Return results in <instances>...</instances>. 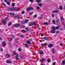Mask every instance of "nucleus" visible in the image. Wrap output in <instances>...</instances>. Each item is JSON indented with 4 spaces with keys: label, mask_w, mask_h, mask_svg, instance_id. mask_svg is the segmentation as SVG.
<instances>
[{
    "label": "nucleus",
    "mask_w": 65,
    "mask_h": 65,
    "mask_svg": "<svg viewBox=\"0 0 65 65\" xmlns=\"http://www.w3.org/2000/svg\"><path fill=\"white\" fill-rule=\"evenodd\" d=\"M29 1L30 2H32L33 1V0H29Z\"/></svg>",
    "instance_id": "48"
},
{
    "label": "nucleus",
    "mask_w": 65,
    "mask_h": 65,
    "mask_svg": "<svg viewBox=\"0 0 65 65\" xmlns=\"http://www.w3.org/2000/svg\"><path fill=\"white\" fill-rule=\"evenodd\" d=\"M54 46V44H49L48 47H52Z\"/></svg>",
    "instance_id": "7"
},
{
    "label": "nucleus",
    "mask_w": 65,
    "mask_h": 65,
    "mask_svg": "<svg viewBox=\"0 0 65 65\" xmlns=\"http://www.w3.org/2000/svg\"><path fill=\"white\" fill-rule=\"evenodd\" d=\"M19 26H20V24L19 23L15 24L14 26L15 27H16V28H18Z\"/></svg>",
    "instance_id": "4"
},
{
    "label": "nucleus",
    "mask_w": 65,
    "mask_h": 65,
    "mask_svg": "<svg viewBox=\"0 0 65 65\" xmlns=\"http://www.w3.org/2000/svg\"><path fill=\"white\" fill-rule=\"evenodd\" d=\"M59 28H60V27L59 26H57L56 27V29L58 30V29Z\"/></svg>",
    "instance_id": "30"
},
{
    "label": "nucleus",
    "mask_w": 65,
    "mask_h": 65,
    "mask_svg": "<svg viewBox=\"0 0 65 65\" xmlns=\"http://www.w3.org/2000/svg\"><path fill=\"white\" fill-rule=\"evenodd\" d=\"M37 9H40V7L38 6L37 7Z\"/></svg>",
    "instance_id": "41"
},
{
    "label": "nucleus",
    "mask_w": 65,
    "mask_h": 65,
    "mask_svg": "<svg viewBox=\"0 0 65 65\" xmlns=\"http://www.w3.org/2000/svg\"><path fill=\"white\" fill-rule=\"evenodd\" d=\"M25 46L27 48H28V44H25Z\"/></svg>",
    "instance_id": "39"
},
{
    "label": "nucleus",
    "mask_w": 65,
    "mask_h": 65,
    "mask_svg": "<svg viewBox=\"0 0 65 65\" xmlns=\"http://www.w3.org/2000/svg\"><path fill=\"white\" fill-rule=\"evenodd\" d=\"M56 63V62H54V63H53V65H55Z\"/></svg>",
    "instance_id": "54"
},
{
    "label": "nucleus",
    "mask_w": 65,
    "mask_h": 65,
    "mask_svg": "<svg viewBox=\"0 0 65 65\" xmlns=\"http://www.w3.org/2000/svg\"><path fill=\"white\" fill-rule=\"evenodd\" d=\"M29 26H33V22H30L29 24Z\"/></svg>",
    "instance_id": "8"
},
{
    "label": "nucleus",
    "mask_w": 65,
    "mask_h": 65,
    "mask_svg": "<svg viewBox=\"0 0 65 65\" xmlns=\"http://www.w3.org/2000/svg\"><path fill=\"white\" fill-rule=\"evenodd\" d=\"M7 4H8V5H10V3L9 2H7Z\"/></svg>",
    "instance_id": "26"
},
{
    "label": "nucleus",
    "mask_w": 65,
    "mask_h": 65,
    "mask_svg": "<svg viewBox=\"0 0 65 65\" xmlns=\"http://www.w3.org/2000/svg\"><path fill=\"white\" fill-rule=\"evenodd\" d=\"M8 17H6L5 19L2 22V23H3L4 25H6V22L7 20V19H8Z\"/></svg>",
    "instance_id": "2"
},
{
    "label": "nucleus",
    "mask_w": 65,
    "mask_h": 65,
    "mask_svg": "<svg viewBox=\"0 0 65 65\" xmlns=\"http://www.w3.org/2000/svg\"><path fill=\"white\" fill-rule=\"evenodd\" d=\"M59 33H60V31H57L56 32V34H59Z\"/></svg>",
    "instance_id": "36"
},
{
    "label": "nucleus",
    "mask_w": 65,
    "mask_h": 65,
    "mask_svg": "<svg viewBox=\"0 0 65 65\" xmlns=\"http://www.w3.org/2000/svg\"><path fill=\"white\" fill-rule=\"evenodd\" d=\"M14 9H13L12 8L9 7L7 10L8 11H12V10H14Z\"/></svg>",
    "instance_id": "3"
},
{
    "label": "nucleus",
    "mask_w": 65,
    "mask_h": 65,
    "mask_svg": "<svg viewBox=\"0 0 65 65\" xmlns=\"http://www.w3.org/2000/svg\"><path fill=\"white\" fill-rule=\"evenodd\" d=\"M21 26L23 28H25V26L24 25H21Z\"/></svg>",
    "instance_id": "44"
},
{
    "label": "nucleus",
    "mask_w": 65,
    "mask_h": 65,
    "mask_svg": "<svg viewBox=\"0 0 65 65\" xmlns=\"http://www.w3.org/2000/svg\"><path fill=\"white\" fill-rule=\"evenodd\" d=\"M47 61H48V62H50V60H47Z\"/></svg>",
    "instance_id": "52"
},
{
    "label": "nucleus",
    "mask_w": 65,
    "mask_h": 65,
    "mask_svg": "<svg viewBox=\"0 0 65 65\" xmlns=\"http://www.w3.org/2000/svg\"><path fill=\"white\" fill-rule=\"evenodd\" d=\"M43 45L44 46H46L47 45V44L46 43H44L43 44Z\"/></svg>",
    "instance_id": "23"
},
{
    "label": "nucleus",
    "mask_w": 65,
    "mask_h": 65,
    "mask_svg": "<svg viewBox=\"0 0 65 65\" xmlns=\"http://www.w3.org/2000/svg\"><path fill=\"white\" fill-rule=\"evenodd\" d=\"M16 17H17V18H18V19H21V16L19 15H16Z\"/></svg>",
    "instance_id": "14"
},
{
    "label": "nucleus",
    "mask_w": 65,
    "mask_h": 65,
    "mask_svg": "<svg viewBox=\"0 0 65 65\" xmlns=\"http://www.w3.org/2000/svg\"><path fill=\"white\" fill-rule=\"evenodd\" d=\"M51 15H52V17H54V14H51Z\"/></svg>",
    "instance_id": "45"
},
{
    "label": "nucleus",
    "mask_w": 65,
    "mask_h": 65,
    "mask_svg": "<svg viewBox=\"0 0 65 65\" xmlns=\"http://www.w3.org/2000/svg\"><path fill=\"white\" fill-rule=\"evenodd\" d=\"M61 21L62 22H64V19H61Z\"/></svg>",
    "instance_id": "49"
},
{
    "label": "nucleus",
    "mask_w": 65,
    "mask_h": 65,
    "mask_svg": "<svg viewBox=\"0 0 65 65\" xmlns=\"http://www.w3.org/2000/svg\"><path fill=\"white\" fill-rule=\"evenodd\" d=\"M20 36L22 38H23V37H24V36H23V35H20Z\"/></svg>",
    "instance_id": "42"
},
{
    "label": "nucleus",
    "mask_w": 65,
    "mask_h": 65,
    "mask_svg": "<svg viewBox=\"0 0 65 65\" xmlns=\"http://www.w3.org/2000/svg\"><path fill=\"white\" fill-rule=\"evenodd\" d=\"M38 5H39V6L40 7H41V6H42V4L41 3H38Z\"/></svg>",
    "instance_id": "18"
},
{
    "label": "nucleus",
    "mask_w": 65,
    "mask_h": 65,
    "mask_svg": "<svg viewBox=\"0 0 65 65\" xmlns=\"http://www.w3.org/2000/svg\"><path fill=\"white\" fill-rule=\"evenodd\" d=\"M42 65H45V64L43 63V64H42Z\"/></svg>",
    "instance_id": "64"
},
{
    "label": "nucleus",
    "mask_w": 65,
    "mask_h": 65,
    "mask_svg": "<svg viewBox=\"0 0 65 65\" xmlns=\"http://www.w3.org/2000/svg\"><path fill=\"white\" fill-rule=\"evenodd\" d=\"M53 23L54 24H55V21L54 20H53Z\"/></svg>",
    "instance_id": "46"
},
{
    "label": "nucleus",
    "mask_w": 65,
    "mask_h": 65,
    "mask_svg": "<svg viewBox=\"0 0 65 65\" xmlns=\"http://www.w3.org/2000/svg\"><path fill=\"white\" fill-rule=\"evenodd\" d=\"M52 52H53V54H54L56 53V52L55 51V50H54V49H52Z\"/></svg>",
    "instance_id": "12"
},
{
    "label": "nucleus",
    "mask_w": 65,
    "mask_h": 65,
    "mask_svg": "<svg viewBox=\"0 0 65 65\" xmlns=\"http://www.w3.org/2000/svg\"><path fill=\"white\" fill-rule=\"evenodd\" d=\"M6 62L8 63H11V61L10 60H7Z\"/></svg>",
    "instance_id": "15"
},
{
    "label": "nucleus",
    "mask_w": 65,
    "mask_h": 65,
    "mask_svg": "<svg viewBox=\"0 0 65 65\" xmlns=\"http://www.w3.org/2000/svg\"><path fill=\"white\" fill-rule=\"evenodd\" d=\"M60 45H61V46H62V45H63V44L60 43Z\"/></svg>",
    "instance_id": "59"
},
{
    "label": "nucleus",
    "mask_w": 65,
    "mask_h": 65,
    "mask_svg": "<svg viewBox=\"0 0 65 65\" xmlns=\"http://www.w3.org/2000/svg\"><path fill=\"white\" fill-rule=\"evenodd\" d=\"M62 63L63 65H64L65 64V60H64L62 61Z\"/></svg>",
    "instance_id": "20"
},
{
    "label": "nucleus",
    "mask_w": 65,
    "mask_h": 65,
    "mask_svg": "<svg viewBox=\"0 0 65 65\" xmlns=\"http://www.w3.org/2000/svg\"><path fill=\"white\" fill-rule=\"evenodd\" d=\"M9 14L12 17V16H14V14L13 13H12L11 12H10L9 13Z\"/></svg>",
    "instance_id": "10"
},
{
    "label": "nucleus",
    "mask_w": 65,
    "mask_h": 65,
    "mask_svg": "<svg viewBox=\"0 0 65 65\" xmlns=\"http://www.w3.org/2000/svg\"><path fill=\"white\" fill-rule=\"evenodd\" d=\"M29 40H30V41H32V39L31 38Z\"/></svg>",
    "instance_id": "60"
},
{
    "label": "nucleus",
    "mask_w": 65,
    "mask_h": 65,
    "mask_svg": "<svg viewBox=\"0 0 65 65\" xmlns=\"http://www.w3.org/2000/svg\"><path fill=\"white\" fill-rule=\"evenodd\" d=\"M13 54L14 55H16V59L18 60H19V58H18L19 56L17 54V53L16 52H13Z\"/></svg>",
    "instance_id": "1"
},
{
    "label": "nucleus",
    "mask_w": 65,
    "mask_h": 65,
    "mask_svg": "<svg viewBox=\"0 0 65 65\" xmlns=\"http://www.w3.org/2000/svg\"><path fill=\"white\" fill-rule=\"evenodd\" d=\"M56 22L58 24H59V23H60V22H59L58 20L57 19L56 20Z\"/></svg>",
    "instance_id": "21"
},
{
    "label": "nucleus",
    "mask_w": 65,
    "mask_h": 65,
    "mask_svg": "<svg viewBox=\"0 0 65 65\" xmlns=\"http://www.w3.org/2000/svg\"><path fill=\"white\" fill-rule=\"evenodd\" d=\"M44 39H45V40H47V41L48 40V37H45L44 38Z\"/></svg>",
    "instance_id": "17"
},
{
    "label": "nucleus",
    "mask_w": 65,
    "mask_h": 65,
    "mask_svg": "<svg viewBox=\"0 0 65 65\" xmlns=\"http://www.w3.org/2000/svg\"><path fill=\"white\" fill-rule=\"evenodd\" d=\"M33 25H34L35 26L36 25V23L35 22H33Z\"/></svg>",
    "instance_id": "34"
},
{
    "label": "nucleus",
    "mask_w": 65,
    "mask_h": 65,
    "mask_svg": "<svg viewBox=\"0 0 65 65\" xmlns=\"http://www.w3.org/2000/svg\"><path fill=\"white\" fill-rule=\"evenodd\" d=\"M10 42H11V41H12V39H10Z\"/></svg>",
    "instance_id": "53"
},
{
    "label": "nucleus",
    "mask_w": 65,
    "mask_h": 65,
    "mask_svg": "<svg viewBox=\"0 0 65 65\" xmlns=\"http://www.w3.org/2000/svg\"><path fill=\"white\" fill-rule=\"evenodd\" d=\"M39 54H40V55H43V51H41L40 52Z\"/></svg>",
    "instance_id": "16"
},
{
    "label": "nucleus",
    "mask_w": 65,
    "mask_h": 65,
    "mask_svg": "<svg viewBox=\"0 0 65 65\" xmlns=\"http://www.w3.org/2000/svg\"><path fill=\"white\" fill-rule=\"evenodd\" d=\"M44 25H48V24H47V23L46 22L44 23Z\"/></svg>",
    "instance_id": "37"
},
{
    "label": "nucleus",
    "mask_w": 65,
    "mask_h": 65,
    "mask_svg": "<svg viewBox=\"0 0 65 65\" xmlns=\"http://www.w3.org/2000/svg\"><path fill=\"white\" fill-rule=\"evenodd\" d=\"M48 22H49V23H50V22H51V20H49V21H48Z\"/></svg>",
    "instance_id": "62"
},
{
    "label": "nucleus",
    "mask_w": 65,
    "mask_h": 65,
    "mask_svg": "<svg viewBox=\"0 0 65 65\" xmlns=\"http://www.w3.org/2000/svg\"><path fill=\"white\" fill-rule=\"evenodd\" d=\"M4 1L5 2H7V0H4Z\"/></svg>",
    "instance_id": "61"
},
{
    "label": "nucleus",
    "mask_w": 65,
    "mask_h": 65,
    "mask_svg": "<svg viewBox=\"0 0 65 65\" xmlns=\"http://www.w3.org/2000/svg\"><path fill=\"white\" fill-rule=\"evenodd\" d=\"M36 2L38 3H40V2H41V1L40 0H37Z\"/></svg>",
    "instance_id": "22"
},
{
    "label": "nucleus",
    "mask_w": 65,
    "mask_h": 65,
    "mask_svg": "<svg viewBox=\"0 0 65 65\" xmlns=\"http://www.w3.org/2000/svg\"><path fill=\"white\" fill-rule=\"evenodd\" d=\"M14 5H15V4H14V3H13L12 4V6H14Z\"/></svg>",
    "instance_id": "38"
},
{
    "label": "nucleus",
    "mask_w": 65,
    "mask_h": 65,
    "mask_svg": "<svg viewBox=\"0 0 65 65\" xmlns=\"http://www.w3.org/2000/svg\"><path fill=\"white\" fill-rule=\"evenodd\" d=\"M33 12H32V13H31V12H30V15H31L32 14H33Z\"/></svg>",
    "instance_id": "57"
},
{
    "label": "nucleus",
    "mask_w": 65,
    "mask_h": 65,
    "mask_svg": "<svg viewBox=\"0 0 65 65\" xmlns=\"http://www.w3.org/2000/svg\"><path fill=\"white\" fill-rule=\"evenodd\" d=\"M58 12V10H56V11H53V13H55V12L56 13H57V12Z\"/></svg>",
    "instance_id": "25"
},
{
    "label": "nucleus",
    "mask_w": 65,
    "mask_h": 65,
    "mask_svg": "<svg viewBox=\"0 0 65 65\" xmlns=\"http://www.w3.org/2000/svg\"><path fill=\"white\" fill-rule=\"evenodd\" d=\"M12 37H13V39H14V38H15V36H13V35H12Z\"/></svg>",
    "instance_id": "51"
},
{
    "label": "nucleus",
    "mask_w": 65,
    "mask_h": 65,
    "mask_svg": "<svg viewBox=\"0 0 65 65\" xmlns=\"http://www.w3.org/2000/svg\"><path fill=\"white\" fill-rule=\"evenodd\" d=\"M21 50H22L21 48L20 47L18 49V51H19V52H21Z\"/></svg>",
    "instance_id": "24"
},
{
    "label": "nucleus",
    "mask_w": 65,
    "mask_h": 65,
    "mask_svg": "<svg viewBox=\"0 0 65 65\" xmlns=\"http://www.w3.org/2000/svg\"><path fill=\"white\" fill-rule=\"evenodd\" d=\"M60 18H61V20L64 19L63 18V17L62 16H61V17Z\"/></svg>",
    "instance_id": "50"
},
{
    "label": "nucleus",
    "mask_w": 65,
    "mask_h": 65,
    "mask_svg": "<svg viewBox=\"0 0 65 65\" xmlns=\"http://www.w3.org/2000/svg\"><path fill=\"white\" fill-rule=\"evenodd\" d=\"M59 8L60 10H62V6L61 5L60 6Z\"/></svg>",
    "instance_id": "29"
},
{
    "label": "nucleus",
    "mask_w": 65,
    "mask_h": 65,
    "mask_svg": "<svg viewBox=\"0 0 65 65\" xmlns=\"http://www.w3.org/2000/svg\"><path fill=\"white\" fill-rule=\"evenodd\" d=\"M52 29H53V30H56V28L54 27V26L52 27Z\"/></svg>",
    "instance_id": "28"
},
{
    "label": "nucleus",
    "mask_w": 65,
    "mask_h": 65,
    "mask_svg": "<svg viewBox=\"0 0 65 65\" xmlns=\"http://www.w3.org/2000/svg\"><path fill=\"white\" fill-rule=\"evenodd\" d=\"M6 56H7V57L8 58H9L10 57V55L9 54H6Z\"/></svg>",
    "instance_id": "19"
},
{
    "label": "nucleus",
    "mask_w": 65,
    "mask_h": 65,
    "mask_svg": "<svg viewBox=\"0 0 65 65\" xmlns=\"http://www.w3.org/2000/svg\"><path fill=\"white\" fill-rule=\"evenodd\" d=\"M28 19H26L25 20L24 22L23 23L24 24H25V23H27V22H28Z\"/></svg>",
    "instance_id": "9"
},
{
    "label": "nucleus",
    "mask_w": 65,
    "mask_h": 65,
    "mask_svg": "<svg viewBox=\"0 0 65 65\" xmlns=\"http://www.w3.org/2000/svg\"><path fill=\"white\" fill-rule=\"evenodd\" d=\"M27 43L28 44H32V43H31V41H30L29 40H28L27 41Z\"/></svg>",
    "instance_id": "6"
},
{
    "label": "nucleus",
    "mask_w": 65,
    "mask_h": 65,
    "mask_svg": "<svg viewBox=\"0 0 65 65\" xmlns=\"http://www.w3.org/2000/svg\"><path fill=\"white\" fill-rule=\"evenodd\" d=\"M33 9L32 8H27V11H29L30 10H33Z\"/></svg>",
    "instance_id": "5"
},
{
    "label": "nucleus",
    "mask_w": 65,
    "mask_h": 65,
    "mask_svg": "<svg viewBox=\"0 0 65 65\" xmlns=\"http://www.w3.org/2000/svg\"><path fill=\"white\" fill-rule=\"evenodd\" d=\"M42 59L43 62H44V61L46 60V59Z\"/></svg>",
    "instance_id": "35"
},
{
    "label": "nucleus",
    "mask_w": 65,
    "mask_h": 65,
    "mask_svg": "<svg viewBox=\"0 0 65 65\" xmlns=\"http://www.w3.org/2000/svg\"><path fill=\"white\" fill-rule=\"evenodd\" d=\"M25 29H26V30H27V31H29V30L28 27L25 28Z\"/></svg>",
    "instance_id": "40"
},
{
    "label": "nucleus",
    "mask_w": 65,
    "mask_h": 65,
    "mask_svg": "<svg viewBox=\"0 0 65 65\" xmlns=\"http://www.w3.org/2000/svg\"><path fill=\"white\" fill-rule=\"evenodd\" d=\"M11 24V22L9 23L8 24V26H10Z\"/></svg>",
    "instance_id": "33"
},
{
    "label": "nucleus",
    "mask_w": 65,
    "mask_h": 65,
    "mask_svg": "<svg viewBox=\"0 0 65 65\" xmlns=\"http://www.w3.org/2000/svg\"><path fill=\"white\" fill-rule=\"evenodd\" d=\"M36 17H37V15H34V19L36 18Z\"/></svg>",
    "instance_id": "32"
},
{
    "label": "nucleus",
    "mask_w": 65,
    "mask_h": 65,
    "mask_svg": "<svg viewBox=\"0 0 65 65\" xmlns=\"http://www.w3.org/2000/svg\"><path fill=\"white\" fill-rule=\"evenodd\" d=\"M24 11H23L21 13L22 14H24Z\"/></svg>",
    "instance_id": "47"
},
{
    "label": "nucleus",
    "mask_w": 65,
    "mask_h": 65,
    "mask_svg": "<svg viewBox=\"0 0 65 65\" xmlns=\"http://www.w3.org/2000/svg\"><path fill=\"white\" fill-rule=\"evenodd\" d=\"M64 9H65V4L64 5Z\"/></svg>",
    "instance_id": "63"
},
{
    "label": "nucleus",
    "mask_w": 65,
    "mask_h": 65,
    "mask_svg": "<svg viewBox=\"0 0 65 65\" xmlns=\"http://www.w3.org/2000/svg\"><path fill=\"white\" fill-rule=\"evenodd\" d=\"M42 59L41 60H40V62H42Z\"/></svg>",
    "instance_id": "55"
},
{
    "label": "nucleus",
    "mask_w": 65,
    "mask_h": 65,
    "mask_svg": "<svg viewBox=\"0 0 65 65\" xmlns=\"http://www.w3.org/2000/svg\"><path fill=\"white\" fill-rule=\"evenodd\" d=\"M2 3H3V4L5 6H6V5H5L4 4L3 2Z\"/></svg>",
    "instance_id": "56"
},
{
    "label": "nucleus",
    "mask_w": 65,
    "mask_h": 65,
    "mask_svg": "<svg viewBox=\"0 0 65 65\" xmlns=\"http://www.w3.org/2000/svg\"><path fill=\"white\" fill-rule=\"evenodd\" d=\"M5 45H6V43H5V42H3L2 44V46H5Z\"/></svg>",
    "instance_id": "13"
},
{
    "label": "nucleus",
    "mask_w": 65,
    "mask_h": 65,
    "mask_svg": "<svg viewBox=\"0 0 65 65\" xmlns=\"http://www.w3.org/2000/svg\"><path fill=\"white\" fill-rule=\"evenodd\" d=\"M1 52H3V48H1Z\"/></svg>",
    "instance_id": "31"
},
{
    "label": "nucleus",
    "mask_w": 65,
    "mask_h": 65,
    "mask_svg": "<svg viewBox=\"0 0 65 65\" xmlns=\"http://www.w3.org/2000/svg\"><path fill=\"white\" fill-rule=\"evenodd\" d=\"M51 33L54 34L55 33V30H53L51 31Z\"/></svg>",
    "instance_id": "11"
},
{
    "label": "nucleus",
    "mask_w": 65,
    "mask_h": 65,
    "mask_svg": "<svg viewBox=\"0 0 65 65\" xmlns=\"http://www.w3.org/2000/svg\"><path fill=\"white\" fill-rule=\"evenodd\" d=\"M22 32L23 33H26V32L25 30H24V29H22Z\"/></svg>",
    "instance_id": "27"
},
{
    "label": "nucleus",
    "mask_w": 65,
    "mask_h": 65,
    "mask_svg": "<svg viewBox=\"0 0 65 65\" xmlns=\"http://www.w3.org/2000/svg\"><path fill=\"white\" fill-rule=\"evenodd\" d=\"M20 56H21V58H23V55L21 54V55H20Z\"/></svg>",
    "instance_id": "43"
},
{
    "label": "nucleus",
    "mask_w": 65,
    "mask_h": 65,
    "mask_svg": "<svg viewBox=\"0 0 65 65\" xmlns=\"http://www.w3.org/2000/svg\"><path fill=\"white\" fill-rule=\"evenodd\" d=\"M0 39H1V40L2 41V38L1 37H0Z\"/></svg>",
    "instance_id": "58"
}]
</instances>
